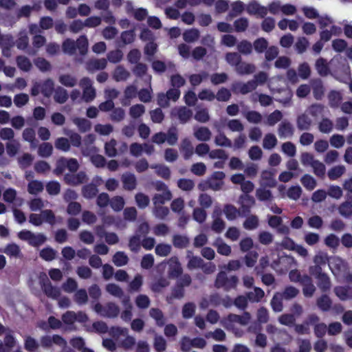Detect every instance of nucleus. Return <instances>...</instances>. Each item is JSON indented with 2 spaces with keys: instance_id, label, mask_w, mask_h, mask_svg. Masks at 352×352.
Returning <instances> with one entry per match:
<instances>
[{
  "instance_id": "f257e3e1",
  "label": "nucleus",
  "mask_w": 352,
  "mask_h": 352,
  "mask_svg": "<svg viewBox=\"0 0 352 352\" xmlns=\"http://www.w3.org/2000/svg\"><path fill=\"white\" fill-rule=\"evenodd\" d=\"M62 48L64 53L69 55L74 54L76 50L81 55H85L88 50V39L85 35L80 36L76 42L67 38L63 43Z\"/></svg>"
},
{
  "instance_id": "f03ea898",
  "label": "nucleus",
  "mask_w": 352,
  "mask_h": 352,
  "mask_svg": "<svg viewBox=\"0 0 352 352\" xmlns=\"http://www.w3.org/2000/svg\"><path fill=\"white\" fill-rule=\"evenodd\" d=\"M110 334L119 343V344L126 349H131L135 342V338L128 335L126 328L114 327L111 328Z\"/></svg>"
},
{
  "instance_id": "7ed1b4c3",
  "label": "nucleus",
  "mask_w": 352,
  "mask_h": 352,
  "mask_svg": "<svg viewBox=\"0 0 352 352\" xmlns=\"http://www.w3.org/2000/svg\"><path fill=\"white\" fill-rule=\"evenodd\" d=\"M29 222L35 226H39L43 223H47L53 226L56 223V218L51 210H44L39 214H31L29 217Z\"/></svg>"
},
{
  "instance_id": "20e7f679",
  "label": "nucleus",
  "mask_w": 352,
  "mask_h": 352,
  "mask_svg": "<svg viewBox=\"0 0 352 352\" xmlns=\"http://www.w3.org/2000/svg\"><path fill=\"white\" fill-rule=\"evenodd\" d=\"M251 316L248 312H244L243 315L229 314L226 318H223L220 323L227 329H233V323L236 322L241 325H246L249 323Z\"/></svg>"
},
{
  "instance_id": "39448f33",
  "label": "nucleus",
  "mask_w": 352,
  "mask_h": 352,
  "mask_svg": "<svg viewBox=\"0 0 352 352\" xmlns=\"http://www.w3.org/2000/svg\"><path fill=\"white\" fill-rule=\"evenodd\" d=\"M94 310L100 316L106 318H116L118 316L119 307L113 302H108L105 305L96 303L94 306Z\"/></svg>"
},
{
  "instance_id": "423d86ee",
  "label": "nucleus",
  "mask_w": 352,
  "mask_h": 352,
  "mask_svg": "<svg viewBox=\"0 0 352 352\" xmlns=\"http://www.w3.org/2000/svg\"><path fill=\"white\" fill-rule=\"evenodd\" d=\"M238 283V278L235 276L228 277L224 272H220L215 280V287L217 288H223L226 291H229L235 288Z\"/></svg>"
},
{
  "instance_id": "0eeeda50",
  "label": "nucleus",
  "mask_w": 352,
  "mask_h": 352,
  "mask_svg": "<svg viewBox=\"0 0 352 352\" xmlns=\"http://www.w3.org/2000/svg\"><path fill=\"white\" fill-rule=\"evenodd\" d=\"M92 84L91 80L87 77H84L80 80L79 85L82 89V98L85 102H90L96 98V89Z\"/></svg>"
},
{
  "instance_id": "6e6552de",
  "label": "nucleus",
  "mask_w": 352,
  "mask_h": 352,
  "mask_svg": "<svg viewBox=\"0 0 352 352\" xmlns=\"http://www.w3.org/2000/svg\"><path fill=\"white\" fill-rule=\"evenodd\" d=\"M39 278L41 287L48 297L57 298L60 296V289L51 285L46 274H41Z\"/></svg>"
},
{
  "instance_id": "1a4fd4ad",
  "label": "nucleus",
  "mask_w": 352,
  "mask_h": 352,
  "mask_svg": "<svg viewBox=\"0 0 352 352\" xmlns=\"http://www.w3.org/2000/svg\"><path fill=\"white\" fill-rule=\"evenodd\" d=\"M329 265L333 274L338 279L341 272L347 269V263L339 256H332L329 258Z\"/></svg>"
},
{
  "instance_id": "9d476101",
  "label": "nucleus",
  "mask_w": 352,
  "mask_h": 352,
  "mask_svg": "<svg viewBox=\"0 0 352 352\" xmlns=\"http://www.w3.org/2000/svg\"><path fill=\"white\" fill-rule=\"evenodd\" d=\"M41 344L43 347H51L56 344L61 347L62 350L67 345L66 341L58 335L43 336L41 338Z\"/></svg>"
},
{
  "instance_id": "9b49d317",
  "label": "nucleus",
  "mask_w": 352,
  "mask_h": 352,
  "mask_svg": "<svg viewBox=\"0 0 352 352\" xmlns=\"http://www.w3.org/2000/svg\"><path fill=\"white\" fill-rule=\"evenodd\" d=\"M257 87L256 81L250 80L245 83L240 82L233 83L232 89L234 92L246 94L256 89Z\"/></svg>"
},
{
  "instance_id": "f8f14e48",
  "label": "nucleus",
  "mask_w": 352,
  "mask_h": 352,
  "mask_svg": "<svg viewBox=\"0 0 352 352\" xmlns=\"http://www.w3.org/2000/svg\"><path fill=\"white\" fill-rule=\"evenodd\" d=\"M170 115L177 118L182 123H186L192 117V112L186 107H177L171 110Z\"/></svg>"
},
{
  "instance_id": "ddd939ff",
  "label": "nucleus",
  "mask_w": 352,
  "mask_h": 352,
  "mask_svg": "<svg viewBox=\"0 0 352 352\" xmlns=\"http://www.w3.org/2000/svg\"><path fill=\"white\" fill-rule=\"evenodd\" d=\"M87 177L85 172L80 171L77 174H66L64 181L66 184L72 186H77L86 182Z\"/></svg>"
},
{
  "instance_id": "4468645a",
  "label": "nucleus",
  "mask_w": 352,
  "mask_h": 352,
  "mask_svg": "<svg viewBox=\"0 0 352 352\" xmlns=\"http://www.w3.org/2000/svg\"><path fill=\"white\" fill-rule=\"evenodd\" d=\"M107 60L105 58H91L86 63V69L89 72L102 70L106 68Z\"/></svg>"
},
{
  "instance_id": "2eb2a0df",
  "label": "nucleus",
  "mask_w": 352,
  "mask_h": 352,
  "mask_svg": "<svg viewBox=\"0 0 352 352\" xmlns=\"http://www.w3.org/2000/svg\"><path fill=\"white\" fill-rule=\"evenodd\" d=\"M335 295L342 301L352 300V287L336 286L333 289Z\"/></svg>"
},
{
  "instance_id": "dca6fc26",
  "label": "nucleus",
  "mask_w": 352,
  "mask_h": 352,
  "mask_svg": "<svg viewBox=\"0 0 352 352\" xmlns=\"http://www.w3.org/2000/svg\"><path fill=\"white\" fill-rule=\"evenodd\" d=\"M121 181L123 188L126 190H133L137 187V179L134 174L131 173H125L121 177Z\"/></svg>"
},
{
  "instance_id": "f3484780",
  "label": "nucleus",
  "mask_w": 352,
  "mask_h": 352,
  "mask_svg": "<svg viewBox=\"0 0 352 352\" xmlns=\"http://www.w3.org/2000/svg\"><path fill=\"white\" fill-rule=\"evenodd\" d=\"M16 191L14 188H8L3 193V200L7 203L13 204V207L20 206L23 204V199L17 197Z\"/></svg>"
},
{
  "instance_id": "a211bd4d",
  "label": "nucleus",
  "mask_w": 352,
  "mask_h": 352,
  "mask_svg": "<svg viewBox=\"0 0 352 352\" xmlns=\"http://www.w3.org/2000/svg\"><path fill=\"white\" fill-rule=\"evenodd\" d=\"M168 275L170 278L178 277L182 273V267L175 256L171 257L168 261Z\"/></svg>"
},
{
  "instance_id": "6ab92c4d",
  "label": "nucleus",
  "mask_w": 352,
  "mask_h": 352,
  "mask_svg": "<svg viewBox=\"0 0 352 352\" xmlns=\"http://www.w3.org/2000/svg\"><path fill=\"white\" fill-rule=\"evenodd\" d=\"M95 140L96 137L93 134H89L85 137L84 146L82 148V153L84 155H90L91 153L98 152V148L91 145Z\"/></svg>"
},
{
  "instance_id": "aec40b11",
  "label": "nucleus",
  "mask_w": 352,
  "mask_h": 352,
  "mask_svg": "<svg viewBox=\"0 0 352 352\" xmlns=\"http://www.w3.org/2000/svg\"><path fill=\"white\" fill-rule=\"evenodd\" d=\"M247 12L250 14H257L261 17H264L268 12L267 8L263 6L257 2H252L247 6Z\"/></svg>"
},
{
  "instance_id": "412c9836",
  "label": "nucleus",
  "mask_w": 352,
  "mask_h": 352,
  "mask_svg": "<svg viewBox=\"0 0 352 352\" xmlns=\"http://www.w3.org/2000/svg\"><path fill=\"white\" fill-rule=\"evenodd\" d=\"M239 204L241 205V210L242 213H248L250 208L254 205V199L248 195H243L239 197Z\"/></svg>"
},
{
  "instance_id": "4be33fe9",
  "label": "nucleus",
  "mask_w": 352,
  "mask_h": 352,
  "mask_svg": "<svg viewBox=\"0 0 352 352\" xmlns=\"http://www.w3.org/2000/svg\"><path fill=\"white\" fill-rule=\"evenodd\" d=\"M301 285L303 286L302 292L304 296L311 297L316 291L311 278L307 275H303Z\"/></svg>"
},
{
  "instance_id": "5701e85b",
  "label": "nucleus",
  "mask_w": 352,
  "mask_h": 352,
  "mask_svg": "<svg viewBox=\"0 0 352 352\" xmlns=\"http://www.w3.org/2000/svg\"><path fill=\"white\" fill-rule=\"evenodd\" d=\"M221 297L219 294H214L210 296L208 298H204L200 303L199 306L201 309H206L210 306L217 307L221 305Z\"/></svg>"
},
{
  "instance_id": "b1692460",
  "label": "nucleus",
  "mask_w": 352,
  "mask_h": 352,
  "mask_svg": "<svg viewBox=\"0 0 352 352\" xmlns=\"http://www.w3.org/2000/svg\"><path fill=\"white\" fill-rule=\"evenodd\" d=\"M346 172V168L344 165H337L331 168L327 172V176L331 181L337 180L341 177Z\"/></svg>"
},
{
  "instance_id": "393cba45",
  "label": "nucleus",
  "mask_w": 352,
  "mask_h": 352,
  "mask_svg": "<svg viewBox=\"0 0 352 352\" xmlns=\"http://www.w3.org/2000/svg\"><path fill=\"white\" fill-rule=\"evenodd\" d=\"M342 30L340 28L331 25L330 30H324L320 32V41L327 42L331 39L332 36H336L341 34Z\"/></svg>"
},
{
  "instance_id": "a878e982",
  "label": "nucleus",
  "mask_w": 352,
  "mask_h": 352,
  "mask_svg": "<svg viewBox=\"0 0 352 352\" xmlns=\"http://www.w3.org/2000/svg\"><path fill=\"white\" fill-rule=\"evenodd\" d=\"M261 186L273 188L276 185V182L274 177V174L270 170H263L261 173Z\"/></svg>"
},
{
  "instance_id": "bb28decb",
  "label": "nucleus",
  "mask_w": 352,
  "mask_h": 352,
  "mask_svg": "<svg viewBox=\"0 0 352 352\" xmlns=\"http://www.w3.org/2000/svg\"><path fill=\"white\" fill-rule=\"evenodd\" d=\"M186 256L188 259L187 267L189 270L201 268L202 264L204 263V261L201 258L193 256L192 252L190 250L187 251Z\"/></svg>"
},
{
  "instance_id": "cd10ccee",
  "label": "nucleus",
  "mask_w": 352,
  "mask_h": 352,
  "mask_svg": "<svg viewBox=\"0 0 352 352\" xmlns=\"http://www.w3.org/2000/svg\"><path fill=\"white\" fill-rule=\"evenodd\" d=\"M194 135L199 141L206 142L211 138L210 131L205 126H200L194 129Z\"/></svg>"
},
{
  "instance_id": "c85d7f7f",
  "label": "nucleus",
  "mask_w": 352,
  "mask_h": 352,
  "mask_svg": "<svg viewBox=\"0 0 352 352\" xmlns=\"http://www.w3.org/2000/svg\"><path fill=\"white\" fill-rule=\"evenodd\" d=\"M15 344L16 340L14 338L12 335H6L4 338V342L0 340V352H10Z\"/></svg>"
},
{
  "instance_id": "c756f323",
  "label": "nucleus",
  "mask_w": 352,
  "mask_h": 352,
  "mask_svg": "<svg viewBox=\"0 0 352 352\" xmlns=\"http://www.w3.org/2000/svg\"><path fill=\"white\" fill-rule=\"evenodd\" d=\"M294 129L291 123L282 122L278 127V135L280 138H289L293 135Z\"/></svg>"
},
{
  "instance_id": "7c9ffc66",
  "label": "nucleus",
  "mask_w": 352,
  "mask_h": 352,
  "mask_svg": "<svg viewBox=\"0 0 352 352\" xmlns=\"http://www.w3.org/2000/svg\"><path fill=\"white\" fill-rule=\"evenodd\" d=\"M129 76L130 73L129 71L121 65L118 66L113 73V78L117 82L125 81L129 78Z\"/></svg>"
},
{
  "instance_id": "2f4dec72",
  "label": "nucleus",
  "mask_w": 352,
  "mask_h": 352,
  "mask_svg": "<svg viewBox=\"0 0 352 352\" xmlns=\"http://www.w3.org/2000/svg\"><path fill=\"white\" fill-rule=\"evenodd\" d=\"M213 245L217 248V252L221 255L228 256L231 254V247L221 239H217Z\"/></svg>"
},
{
  "instance_id": "473e14b6",
  "label": "nucleus",
  "mask_w": 352,
  "mask_h": 352,
  "mask_svg": "<svg viewBox=\"0 0 352 352\" xmlns=\"http://www.w3.org/2000/svg\"><path fill=\"white\" fill-rule=\"evenodd\" d=\"M223 212L228 220L233 221L239 217L242 212L238 210L235 206L228 204L224 207Z\"/></svg>"
},
{
  "instance_id": "72a5a7b5",
  "label": "nucleus",
  "mask_w": 352,
  "mask_h": 352,
  "mask_svg": "<svg viewBox=\"0 0 352 352\" xmlns=\"http://www.w3.org/2000/svg\"><path fill=\"white\" fill-rule=\"evenodd\" d=\"M124 97L122 100L121 103L127 106L130 103V100L135 98L138 94L137 88L134 85L128 86L124 90Z\"/></svg>"
},
{
  "instance_id": "f704fd0d",
  "label": "nucleus",
  "mask_w": 352,
  "mask_h": 352,
  "mask_svg": "<svg viewBox=\"0 0 352 352\" xmlns=\"http://www.w3.org/2000/svg\"><path fill=\"white\" fill-rule=\"evenodd\" d=\"M235 70L241 75L251 74L255 72L256 67L253 64L240 62Z\"/></svg>"
},
{
  "instance_id": "c9c22d12",
  "label": "nucleus",
  "mask_w": 352,
  "mask_h": 352,
  "mask_svg": "<svg viewBox=\"0 0 352 352\" xmlns=\"http://www.w3.org/2000/svg\"><path fill=\"white\" fill-rule=\"evenodd\" d=\"M300 182L307 190H313L317 186V182L311 175L305 174L301 179Z\"/></svg>"
},
{
  "instance_id": "e433bc0d",
  "label": "nucleus",
  "mask_w": 352,
  "mask_h": 352,
  "mask_svg": "<svg viewBox=\"0 0 352 352\" xmlns=\"http://www.w3.org/2000/svg\"><path fill=\"white\" fill-rule=\"evenodd\" d=\"M16 62L18 67L23 72H29L32 67L30 60L25 56H17Z\"/></svg>"
},
{
  "instance_id": "4c0bfd02",
  "label": "nucleus",
  "mask_w": 352,
  "mask_h": 352,
  "mask_svg": "<svg viewBox=\"0 0 352 352\" xmlns=\"http://www.w3.org/2000/svg\"><path fill=\"white\" fill-rule=\"evenodd\" d=\"M58 81L67 87H73L77 84V79L74 76L69 74H62L58 77Z\"/></svg>"
},
{
  "instance_id": "58836bf2",
  "label": "nucleus",
  "mask_w": 352,
  "mask_h": 352,
  "mask_svg": "<svg viewBox=\"0 0 352 352\" xmlns=\"http://www.w3.org/2000/svg\"><path fill=\"white\" fill-rule=\"evenodd\" d=\"M302 192V189L300 186H292L287 190L286 197H288L292 200L296 201L300 197Z\"/></svg>"
},
{
  "instance_id": "ea45409f",
  "label": "nucleus",
  "mask_w": 352,
  "mask_h": 352,
  "mask_svg": "<svg viewBox=\"0 0 352 352\" xmlns=\"http://www.w3.org/2000/svg\"><path fill=\"white\" fill-rule=\"evenodd\" d=\"M74 124H76L81 132H86L91 129V123L89 120L85 118H74L72 120Z\"/></svg>"
},
{
  "instance_id": "a19ab883",
  "label": "nucleus",
  "mask_w": 352,
  "mask_h": 352,
  "mask_svg": "<svg viewBox=\"0 0 352 352\" xmlns=\"http://www.w3.org/2000/svg\"><path fill=\"white\" fill-rule=\"evenodd\" d=\"M122 303L125 307V309L121 314V318L126 322L130 321L132 317V305L130 303L129 298H124L122 300Z\"/></svg>"
},
{
  "instance_id": "79ce46f5",
  "label": "nucleus",
  "mask_w": 352,
  "mask_h": 352,
  "mask_svg": "<svg viewBox=\"0 0 352 352\" xmlns=\"http://www.w3.org/2000/svg\"><path fill=\"white\" fill-rule=\"evenodd\" d=\"M278 140L275 135L267 133L265 135L263 140V147L265 149L271 150L277 144Z\"/></svg>"
},
{
  "instance_id": "37998d69",
  "label": "nucleus",
  "mask_w": 352,
  "mask_h": 352,
  "mask_svg": "<svg viewBox=\"0 0 352 352\" xmlns=\"http://www.w3.org/2000/svg\"><path fill=\"white\" fill-rule=\"evenodd\" d=\"M199 38V31L196 28H191L183 33V38L187 43H193Z\"/></svg>"
},
{
  "instance_id": "c03bdc74",
  "label": "nucleus",
  "mask_w": 352,
  "mask_h": 352,
  "mask_svg": "<svg viewBox=\"0 0 352 352\" xmlns=\"http://www.w3.org/2000/svg\"><path fill=\"white\" fill-rule=\"evenodd\" d=\"M312 121L307 114V112L299 116L297 119V126L301 130L309 129Z\"/></svg>"
},
{
  "instance_id": "a18cd8bd",
  "label": "nucleus",
  "mask_w": 352,
  "mask_h": 352,
  "mask_svg": "<svg viewBox=\"0 0 352 352\" xmlns=\"http://www.w3.org/2000/svg\"><path fill=\"white\" fill-rule=\"evenodd\" d=\"M338 210L341 216L348 218L352 215V203L345 201L338 206Z\"/></svg>"
},
{
  "instance_id": "49530a36",
  "label": "nucleus",
  "mask_w": 352,
  "mask_h": 352,
  "mask_svg": "<svg viewBox=\"0 0 352 352\" xmlns=\"http://www.w3.org/2000/svg\"><path fill=\"white\" fill-rule=\"evenodd\" d=\"M54 90V83L52 80L47 79L41 85V92L45 96H52Z\"/></svg>"
},
{
  "instance_id": "de8ad7c7",
  "label": "nucleus",
  "mask_w": 352,
  "mask_h": 352,
  "mask_svg": "<svg viewBox=\"0 0 352 352\" xmlns=\"http://www.w3.org/2000/svg\"><path fill=\"white\" fill-rule=\"evenodd\" d=\"M172 198V194L170 190H166L162 194H156L153 199V204L156 205H162L166 201L170 200Z\"/></svg>"
},
{
  "instance_id": "09e8293b",
  "label": "nucleus",
  "mask_w": 352,
  "mask_h": 352,
  "mask_svg": "<svg viewBox=\"0 0 352 352\" xmlns=\"http://www.w3.org/2000/svg\"><path fill=\"white\" fill-rule=\"evenodd\" d=\"M180 150L183 153L185 159L187 160L191 157L193 153V148L190 141L188 139H184L182 142Z\"/></svg>"
},
{
  "instance_id": "8fccbe9b",
  "label": "nucleus",
  "mask_w": 352,
  "mask_h": 352,
  "mask_svg": "<svg viewBox=\"0 0 352 352\" xmlns=\"http://www.w3.org/2000/svg\"><path fill=\"white\" fill-rule=\"evenodd\" d=\"M125 205V201L122 196H115L110 200L111 208L116 212L121 211Z\"/></svg>"
},
{
  "instance_id": "3c124183",
  "label": "nucleus",
  "mask_w": 352,
  "mask_h": 352,
  "mask_svg": "<svg viewBox=\"0 0 352 352\" xmlns=\"http://www.w3.org/2000/svg\"><path fill=\"white\" fill-rule=\"evenodd\" d=\"M43 188L44 186L41 182L32 180L28 184V191L30 194L37 195L43 191Z\"/></svg>"
},
{
  "instance_id": "603ef678",
  "label": "nucleus",
  "mask_w": 352,
  "mask_h": 352,
  "mask_svg": "<svg viewBox=\"0 0 352 352\" xmlns=\"http://www.w3.org/2000/svg\"><path fill=\"white\" fill-rule=\"evenodd\" d=\"M54 100L60 104H63L66 102L68 98V94L66 89L61 87H58L54 90Z\"/></svg>"
},
{
  "instance_id": "864d4df0",
  "label": "nucleus",
  "mask_w": 352,
  "mask_h": 352,
  "mask_svg": "<svg viewBox=\"0 0 352 352\" xmlns=\"http://www.w3.org/2000/svg\"><path fill=\"white\" fill-rule=\"evenodd\" d=\"M264 295V291L260 287H254L253 292H250L247 294L248 300L253 302H258L261 301Z\"/></svg>"
},
{
  "instance_id": "5fc2aeb1",
  "label": "nucleus",
  "mask_w": 352,
  "mask_h": 352,
  "mask_svg": "<svg viewBox=\"0 0 352 352\" xmlns=\"http://www.w3.org/2000/svg\"><path fill=\"white\" fill-rule=\"evenodd\" d=\"M226 175L222 171H216L214 172L208 179L212 183L217 184L219 185L218 190H221L223 185V179L225 178Z\"/></svg>"
},
{
  "instance_id": "6e6d98bb",
  "label": "nucleus",
  "mask_w": 352,
  "mask_h": 352,
  "mask_svg": "<svg viewBox=\"0 0 352 352\" xmlns=\"http://www.w3.org/2000/svg\"><path fill=\"white\" fill-rule=\"evenodd\" d=\"M256 196L261 201H270L272 199L271 191L263 186L256 190Z\"/></svg>"
},
{
  "instance_id": "4d7b16f0",
  "label": "nucleus",
  "mask_w": 352,
  "mask_h": 352,
  "mask_svg": "<svg viewBox=\"0 0 352 352\" xmlns=\"http://www.w3.org/2000/svg\"><path fill=\"white\" fill-rule=\"evenodd\" d=\"M328 98L329 101V105L331 107H338L342 100L341 93L336 91H331L329 94Z\"/></svg>"
},
{
  "instance_id": "13d9d810",
  "label": "nucleus",
  "mask_w": 352,
  "mask_h": 352,
  "mask_svg": "<svg viewBox=\"0 0 352 352\" xmlns=\"http://www.w3.org/2000/svg\"><path fill=\"white\" fill-rule=\"evenodd\" d=\"M283 297H282L281 294L279 292H277L274 295L271 300V306L274 311L280 312L283 310Z\"/></svg>"
},
{
  "instance_id": "bf43d9fd",
  "label": "nucleus",
  "mask_w": 352,
  "mask_h": 352,
  "mask_svg": "<svg viewBox=\"0 0 352 352\" xmlns=\"http://www.w3.org/2000/svg\"><path fill=\"white\" fill-rule=\"evenodd\" d=\"M316 67L320 76H327L329 73V69L325 59L320 58L316 60Z\"/></svg>"
},
{
  "instance_id": "052dcab7",
  "label": "nucleus",
  "mask_w": 352,
  "mask_h": 352,
  "mask_svg": "<svg viewBox=\"0 0 352 352\" xmlns=\"http://www.w3.org/2000/svg\"><path fill=\"white\" fill-rule=\"evenodd\" d=\"M313 94L316 99L320 100L324 94V88L320 80L312 82Z\"/></svg>"
},
{
  "instance_id": "680f3d73",
  "label": "nucleus",
  "mask_w": 352,
  "mask_h": 352,
  "mask_svg": "<svg viewBox=\"0 0 352 352\" xmlns=\"http://www.w3.org/2000/svg\"><path fill=\"white\" fill-rule=\"evenodd\" d=\"M282 117V113L279 110H275L267 117L265 124L268 126H274L281 120Z\"/></svg>"
},
{
  "instance_id": "e2e57ef3",
  "label": "nucleus",
  "mask_w": 352,
  "mask_h": 352,
  "mask_svg": "<svg viewBox=\"0 0 352 352\" xmlns=\"http://www.w3.org/2000/svg\"><path fill=\"white\" fill-rule=\"evenodd\" d=\"M317 305L321 310L327 311L331 308V300L327 295H322L317 300Z\"/></svg>"
},
{
  "instance_id": "0e129e2a",
  "label": "nucleus",
  "mask_w": 352,
  "mask_h": 352,
  "mask_svg": "<svg viewBox=\"0 0 352 352\" xmlns=\"http://www.w3.org/2000/svg\"><path fill=\"white\" fill-rule=\"evenodd\" d=\"M74 301L79 305L86 304L88 301L87 291L84 289L77 290L74 294Z\"/></svg>"
},
{
  "instance_id": "69168bd1",
  "label": "nucleus",
  "mask_w": 352,
  "mask_h": 352,
  "mask_svg": "<svg viewBox=\"0 0 352 352\" xmlns=\"http://www.w3.org/2000/svg\"><path fill=\"white\" fill-rule=\"evenodd\" d=\"M24 346L28 352H35L38 347V342L30 336L24 338Z\"/></svg>"
},
{
  "instance_id": "338daca9",
  "label": "nucleus",
  "mask_w": 352,
  "mask_h": 352,
  "mask_svg": "<svg viewBox=\"0 0 352 352\" xmlns=\"http://www.w3.org/2000/svg\"><path fill=\"white\" fill-rule=\"evenodd\" d=\"M97 192V187L92 184L85 186L82 190L83 197L87 199H91L94 197Z\"/></svg>"
},
{
  "instance_id": "774afa93",
  "label": "nucleus",
  "mask_w": 352,
  "mask_h": 352,
  "mask_svg": "<svg viewBox=\"0 0 352 352\" xmlns=\"http://www.w3.org/2000/svg\"><path fill=\"white\" fill-rule=\"evenodd\" d=\"M136 204L140 208H145L149 204V197L142 192H138L135 196Z\"/></svg>"
}]
</instances>
